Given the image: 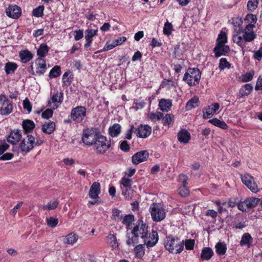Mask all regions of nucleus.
<instances>
[{"instance_id":"f257e3e1","label":"nucleus","mask_w":262,"mask_h":262,"mask_svg":"<svg viewBox=\"0 0 262 262\" xmlns=\"http://www.w3.org/2000/svg\"><path fill=\"white\" fill-rule=\"evenodd\" d=\"M164 246L169 252L177 254L183 251L184 242L177 237L168 236L165 239Z\"/></svg>"},{"instance_id":"f03ea898","label":"nucleus","mask_w":262,"mask_h":262,"mask_svg":"<svg viewBox=\"0 0 262 262\" xmlns=\"http://www.w3.org/2000/svg\"><path fill=\"white\" fill-rule=\"evenodd\" d=\"M201 73L198 68H188L183 78V81L189 86L199 84L201 79Z\"/></svg>"},{"instance_id":"7ed1b4c3","label":"nucleus","mask_w":262,"mask_h":262,"mask_svg":"<svg viewBox=\"0 0 262 262\" xmlns=\"http://www.w3.org/2000/svg\"><path fill=\"white\" fill-rule=\"evenodd\" d=\"M151 218L155 222H160L163 220L166 215L165 209L159 203H152L149 208Z\"/></svg>"},{"instance_id":"20e7f679","label":"nucleus","mask_w":262,"mask_h":262,"mask_svg":"<svg viewBox=\"0 0 262 262\" xmlns=\"http://www.w3.org/2000/svg\"><path fill=\"white\" fill-rule=\"evenodd\" d=\"M110 141L107 140L105 136L99 134L93 144L97 152L100 154L104 153L110 148Z\"/></svg>"},{"instance_id":"39448f33","label":"nucleus","mask_w":262,"mask_h":262,"mask_svg":"<svg viewBox=\"0 0 262 262\" xmlns=\"http://www.w3.org/2000/svg\"><path fill=\"white\" fill-rule=\"evenodd\" d=\"M0 114L3 116H8L10 114L13 109V103L4 94L0 95Z\"/></svg>"},{"instance_id":"423d86ee","label":"nucleus","mask_w":262,"mask_h":262,"mask_svg":"<svg viewBox=\"0 0 262 262\" xmlns=\"http://www.w3.org/2000/svg\"><path fill=\"white\" fill-rule=\"evenodd\" d=\"M148 227L142 220H138L135 224L132 233L141 238H145L148 234Z\"/></svg>"},{"instance_id":"0eeeda50","label":"nucleus","mask_w":262,"mask_h":262,"mask_svg":"<svg viewBox=\"0 0 262 262\" xmlns=\"http://www.w3.org/2000/svg\"><path fill=\"white\" fill-rule=\"evenodd\" d=\"M99 133L96 128L87 129L84 130L82 140L83 142L87 145L94 144Z\"/></svg>"},{"instance_id":"6e6552de","label":"nucleus","mask_w":262,"mask_h":262,"mask_svg":"<svg viewBox=\"0 0 262 262\" xmlns=\"http://www.w3.org/2000/svg\"><path fill=\"white\" fill-rule=\"evenodd\" d=\"M34 137L32 135H28L20 142L18 149L23 155H25L33 148Z\"/></svg>"},{"instance_id":"1a4fd4ad","label":"nucleus","mask_w":262,"mask_h":262,"mask_svg":"<svg viewBox=\"0 0 262 262\" xmlns=\"http://www.w3.org/2000/svg\"><path fill=\"white\" fill-rule=\"evenodd\" d=\"M86 111L85 107L78 106L72 110L71 117L74 121L80 123L86 116Z\"/></svg>"},{"instance_id":"9d476101","label":"nucleus","mask_w":262,"mask_h":262,"mask_svg":"<svg viewBox=\"0 0 262 262\" xmlns=\"http://www.w3.org/2000/svg\"><path fill=\"white\" fill-rule=\"evenodd\" d=\"M242 181L252 192L256 193L258 191L257 184L254 180V178L249 173H245L241 176Z\"/></svg>"},{"instance_id":"9b49d317","label":"nucleus","mask_w":262,"mask_h":262,"mask_svg":"<svg viewBox=\"0 0 262 262\" xmlns=\"http://www.w3.org/2000/svg\"><path fill=\"white\" fill-rule=\"evenodd\" d=\"M35 73L33 71V66H31V70L32 71V74L35 75V74L38 75H43L47 71V64L45 60L42 58H38L35 60Z\"/></svg>"},{"instance_id":"f8f14e48","label":"nucleus","mask_w":262,"mask_h":262,"mask_svg":"<svg viewBox=\"0 0 262 262\" xmlns=\"http://www.w3.org/2000/svg\"><path fill=\"white\" fill-rule=\"evenodd\" d=\"M254 27L253 24H248L246 25L245 28L239 29L247 42L252 41L256 37V35L253 31Z\"/></svg>"},{"instance_id":"ddd939ff","label":"nucleus","mask_w":262,"mask_h":262,"mask_svg":"<svg viewBox=\"0 0 262 262\" xmlns=\"http://www.w3.org/2000/svg\"><path fill=\"white\" fill-rule=\"evenodd\" d=\"M136 136L139 138H145L148 137L151 132V128L148 125H140L134 131Z\"/></svg>"},{"instance_id":"4468645a","label":"nucleus","mask_w":262,"mask_h":262,"mask_svg":"<svg viewBox=\"0 0 262 262\" xmlns=\"http://www.w3.org/2000/svg\"><path fill=\"white\" fill-rule=\"evenodd\" d=\"M98 32V28L91 29L88 28L85 31V39L86 43L84 45V48L86 50H89L93 41V37L97 35Z\"/></svg>"},{"instance_id":"2eb2a0df","label":"nucleus","mask_w":262,"mask_h":262,"mask_svg":"<svg viewBox=\"0 0 262 262\" xmlns=\"http://www.w3.org/2000/svg\"><path fill=\"white\" fill-rule=\"evenodd\" d=\"M149 154L147 150H141L137 152L132 157V162L134 164L137 165L144 161H146L148 158Z\"/></svg>"},{"instance_id":"dca6fc26","label":"nucleus","mask_w":262,"mask_h":262,"mask_svg":"<svg viewBox=\"0 0 262 262\" xmlns=\"http://www.w3.org/2000/svg\"><path fill=\"white\" fill-rule=\"evenodd\" d=\"M220 104L217 103H214L210 105L207 106L203 110V118H211L219 109Z\"/></svg>"},{"instance_id":"f3484780","label":"nucleus","mask_w":262,"mask_h":262,"mask_svg":"<svg viewBox=\"0 0 262 262\" xmlns=\"http://www.w3.org/2000/svg\"><path fill=\"white\" fill-rule=\"evenodd\" d=\"M21 136V130L18 129H15L11 130L7 140L9 143L16 144L20 141Z\"/></svg>"},{"instance_id":"a211bd4d","label":"nucleus","mask_w":262,"mask_h":262,"mask_svg":"<svg viewBox=\"0 0 262 262\" xmlns=\"http://www.w3.org/2000/svg\"><path fill=\"white\" fill-rule=\"evenodd\" d=\"M144 244L146 245L147 247H152L155 246L158 242L159 237L157 231H152L151 233L149 234V236H147L145 238H143Z\"/></svg>"},{"instance_id":"6ab92c4d","label":"nucleus","mask_w":262,"mask_h":262,"mask_svg":"<svg viewBox=\"0 0 262 262\" xmlns=\"http://www.w3.org/2000/svg\"><path fill=\"white\" fill-rule=\"evenodd\" d=\"M21 12L20 8L17 5L10 6L6 9V14L8 16L13 18H18Z\"/></svg>"},{"instance_id":"aec40b11","label":"nucleus","mask_w":262,"mask_h":262,"mask_svg":"<svg viewBox=\"0 0 262 262\" xmlns=\"http://www.w3.org/2000/svg\"><path fill=\"white\" fill-rule=\"evenodd\" d=\"M230 51V48L228 46L223 45H216L213 49L215 56L217 58L226 55Z\"/></svg>"},{"instance_id":"412c9836","label":"nucleus","mask_w":262,"mask_h":262,"mask_svg":"<svg viewBox=\"0 0 262 262\" xmlns=\"http://www.w3.org/2000/svg\"><path fill=\"white\" fill-rule=\"evenodd\" d=\"M100 192V185L98 182H94L90 187L89 195L93 199H96L98 197Z\"/></svg>"},{"instance_id":"4be33fe9","label":"nucleus","mask_w":262,"mask_h":262,"mask_svg":"<svg viewBox=\"0 0 262 262\" xmlns=\"http://www.w3.org/2000/svg\"><path fill=\"white\" fill-rule=\"evenodd\" d=\"M233 41L242 48L245 47L246 42H247L245 39V37L240 30L237 32L236 34L233 36Z\"/></svg>"},{"instance_id":"5701e85b","label":"nucleus","mask_w":262,"mask_h":262,"mask_svg":"<svg viewBox=\"0 0 262 262\" xmlns=\"http://www.w3.org/2000/svg\"><path fill=\"white\" fill-rule=\"evenodd\" d=\"M52 102L54 103V106H52L50 101L49 102V106L53 107L54 109L56 108L58 105L60 104L63 100V93L62 92H58L54 93L51 98Z\"/></svg>"},{"instance_id":"b1692460","label":"nucleus","mask_w":262,"mask_h":262,"mask_svg":"<svg viewBox=\"0 0 262 262\" xmlns=\"http://www.w3.org/2000/svg\"><path fill=\"white\" fill-rule=\"evenodd\" d=\"M105 241L106 243L113 249H117L119 247V244L116 235L112 233H110L106 237Z\"/></svg>"},{"instance_id":"393cba45","label":"nucleus","mask_w":262,"mask_h":262,"mask_svg":"<svg viewBox=\"0 0 262 262\" xmlns=\"http://www.w3.org/2000/svg\"><path fill=\"white\" fill-rule=\"evenodd\" d=\"M178 139L180 142L187 143L190 139V134L187 130L182 129L178 133Z\"/></svg>"},{"instance_id":"a878e982","label":"nucleus","mask_w":262,"mask_h":262,"mask_svg":"<svg viewBox=\"0 0 262 262\" xmlns=\"http://www.w3.org/2000/svg\"><path fill=\"white\" fill-rule=\"evenodd\" d=\"M55 129V123L53 121L45 122L42 126V131L47 134H51Z\"/></svg>"},{"instance_id":"bb28decb","label":"nucleus","mask_w":262,"mask_h":262,"mask_svg":"<svg viewBox=\"0 0 262 262\" xmlns=\"http://www.w3.org/2000/svg\"><path fill=\"white\" fill-rule=\"evenodd\" d=\"M21 61L23 63H27L33 58V54L28 50L20 51L19 54Z\"/></svg>"},{"instance_id":"cd10ccee","label":"nucleus","mask_w":262,"mask_h":262,"mask_svg":"<svg viewBox=\"0 0 262 262\" xmlns=\"http://www.w3.org/2000/svg\"><path fill=\"white\" fill-rule=\"evenodd\" d=\"M214 253L210 247H205L203 248L201 254V258L203 260H208L213 255Z\"/></svg>"},{"instance_id":"c85d7f7f","label":"nucleus","mask_w":262,"mask_h":262,"mask_svg":"<svg viewBox=\"0 0 262 262\" xmlns=\"http://www.w3.org/2000/svg\"><path fill=\"white\" fill-rule=\"evenodd\" d=\"M172 105L171 100L169 99H162L159 103V106L160 110L163 112H168L170 109Z\"/></svg>"},{"instance_id":"c756f323","label":"nucleus","mask_w":262,"mask_h":262,"mask_svg":"<svg viewBox=\"0 0 262 262\" xmlns=\"http://www.w3.org/2000/svg\"><path fill=\"white\" fill-rule=\"evenodd\" d=\"M78 236L74 233H71L62 237L63 243L69 245H73L78 240Z\"/></svg>"},{"instance_id":"7c9ffc66","label":"nucleus","mask_w":262,"mask_h":262,"mask_svg":"<svg viewBox=\"0 0 262 262\" xmlns=\"http://www.w3.org/2000/svg\"><path fill=\"white\" fill-rule=\"evenodd\" d=\"M22 126L25 133H28L31 132L35 127L34 122L31 120H24L22 123Z\"/></svg>"},{"instance_id":"2f4dec72","label":"nucleus","mask_w":262,"mask_h":262,"mask_svg":"<svg viewBox=\"0 0 262 262\" xmlns=\"http://www.w3.org/2000/svg\"><path fill=\"white\" fill-rule=\"evenodd\" d=\"M139 236L136 234H133L132 232L130 233H127L126 244L128 246H134L139 242Z\"/></svg>"},{"instance_id":"473e14b6","label":"nucleus","mask_w":262,"mask_h":262,"mask_svg":"<svg viewBox=\"0 0 262 262\" xmlns=\"http://www.w3.org/2000/svg\"><path fill=\"white\" fill-rule=\"evenodd\" d=\"M215 252L219 256L225 254L227 251V246L224 243L219 242L215 246Z\"/></svg>"},{"instance_id":"72a5a7b5","label":"nucleus","mask_w":262,"mask_h":262,"mask_svg":"<svg viewBox=\"0 0 262 262\" xmlns=\"http://www.w3.org/2000/svg\"><path fill=\"white\" fill-rule=\"evenodd\" d=\"M121 125L118 123L114 124L109 128V134L112 137H117L121 132Z\"/></svg>"},{"instance_id":"f704fd0d","label":"nucleus","mask_w":262,"mask_h":262,"mask_svg":"<svg viewBox=\"0 0 262 262\" xmlns=\"http://www.w3.org/2000/svg\"><path fill=\"white\" fill-rule=\"evenodd\" d=\"M18 67L17 64L13 62H8L5 64V71L7 75L13 74Z\"/></svg>"},{"instance_id":"c9c22d12","label":"nucleus","mask_w":262,"mask_h":262,"mask_svg":"<svg viewBox=\"0 0 262 262\" xmlns=\"http://www.w3.org/2000/svg\"><path fill=\"white\" fill-rule=\"evenodd\" d=\"M252 238L250 234L248 233H244L240 241V245L241 246L247 245L249 247L250 245L252 243Z\"/></svg>"},{"instance_id":"e433bc0d","label":"nucleus","mask_w":262,"mask_h":262,"mask_svg":"<svg viewBox=\"0 0 262 262\" xmlns=\"http://www.w3.org/2000/svg\"><path fill=\"white\" fill-rule=\"evenodd\" d=\"M49 48L46 43H41L37 51V54L39 57H45L48 53Z\"/></svg>"},{"instance_id":"4c0bfd02","label":"nucleus","mask_w":262,"mask_h":262,"mask_svg":"<svg viewBox=\"0 0 262 262\" xmlns=\"http://www.w3.org/2000/svg\"><path fill=\"white\" fill-rule=\"evenodd\" d=\"M135 256L137 258H142L145 254V249L143 245H138L134 249Z\"/></svg>"},{"instance_id":"58836bf2","label":"nucleus","mask_w":262,"mask_h":262,"mask_svg":"<svg viewBox=\"0 0 262 262\" xmlns=\"http://www.w3.org/2000/svg\"><path fill=\"white\" fill-rule=\"evenodd\" d=\"M209 122L213 125L222 129H225L228 128V125L224 121H221L216 118L210 120Z\"/></svg>"},{"instance_id":"ea45409f","label":"nucleus","mask_w":262,"mask_h":262,"mask_svg":"<svg viewBox=\"0 0 262 262\" xmlns=\"http://www.w3.org/2000/svg\"><path fill=\"white\" fill-rule=\"evenodd\" d=\"M259 200L256 198H250L245 200V204L248 209L255 207L258 204Z\"/></svg>"},{"instance_id":"a19ab883","label":"nucleus","mask_w":262,"mask_h":262,"mask_svg":"<svg viewBox=\"0 0 262 262\" xmlns=\"http://www.w3.org/2000/svg\"><path fill=\"white\" fill-rule=\"evenodd\" d=\"M134 221V215L133 214L125 215L122 219V223L126 226L127 228L129 227Z\"/></svg>"},{"instance_id":"79ce46f5","label":"nucleus","mask_w":262,"mask_h":262,"mask_svg":"<svg viewBox=\"0 0 262 262\" xmlns=\"http://www.w3.org/2000/svg\"><path fill=\"white\" fill-rule=\"evenodd\" d=\"M199 98L197 97H193L190 99L187 103L186 108L187 110H190L195 107L198 105Z\"/></svg>"},{"instance_id":"37998d69","label":"nucleus","mask_w":262,"mask_h":262,"mask_svg":"<svg viewBox=\"0 0 262 262\" xmlns=\"http://www.w3.org/2000/svg\"><path fill=\"white\" fill-rule=\"evenodd\" d=\"M227 42V34L224 31H221L218 35L216 39V45H223Z\"/></svg>"},{"instance_id":"c03bdc74","label":"nucleus","mask_w":262,"mask_h":262,"mask_svg":"<svg viewBox=\"0 0 262 262\" xmlns=\"http://www.w3.org/2000/svg\"><path fill=\"white\" fill-rule=\"evenodd\" d=\"M61 74L60 68L59 66H56L53 67L49 73V77L50 78H56Z\"/></svg>"},{"instance_id":"a18cd8bd","label":"nucleus","mask_w":262,"mask_h":262,"mask_svg":"<svg viewBox=\"0 0 262 262\" xmlns=\"http://www.w3.org/2000/svg\"><path fill=\"white\" fill-rule=\"evenodd\" d=\"M163 117V114L157 112L156 113H150L148 115V118L152 121H156L160 120Z\"/></svg>"},{"instance_id":"49530a36","label":"nucleus","mask_w":262,"mask_h":262,"mask_svg":"<svg viewBox=\"0 0 262 262\" xmlns=\"http://www.w3.org/2000/svg\"><path fill=\"white\" fill-rule=\"evenodd\" d=\"M70 74V72H66L63 74V75L62 76V82L64 84H65L67 86L71 84L72 80L73 79V75H69Z\"/></svg>"},{"instance_id":"de8ad7c7","label":"nucleus","mask_w":262,"mask_h":262,"mask_svg":"<svg viewBox=\"0 0 262 262\" xmlns=\"http://www.w3.org/2000/svg\"><path fill=\"white\" fill-rule=\"evenodd\" d=\"M162 118V123L163 125H170L173 123L174 116L172 114H167Z\"/></svg>"},{"instance_id":"09e8293b","label":"nucleus","mask_w":262,"mask_h":262,"mask_svg":"<svg viewBox=\"0 0 262 262\" xmlns=\"http://www.w3.org/2000/svg\"><path fill=\"white\" fill-rule=\"evenodd\" d=\"M43 10L44 6L42 5L39 6L33 9L32 15L37 17H42L43 14Z\"/></svg>"},{"instance_id":"8fccbe9b","label":"nucleus","mask_w":262,"mask_h":262,"mask_svg":"<svg viewBox=\"0 0 262 262\" xmlns=\"http://www.w3.org/2000/svg\"><path fill=\"white\" fill-rule=\"evenodd\" d=\"M59 204V202L57 200L51 201L47 205H44L42 207L43 210H54L55 209Z\"/></svg>"},{"instance_id":"3c124183","label":"nucleus","mask_w":262,"mask_h":262,"mask_svg":"<svg viewBox=\"0 0 262 262\" xmlns=\"http://www.w3.org/2000/svg\"><path fill=\"white\" fill-rule=\"evenodd\" d=\"M173 30V27L171 23L167 21L164 26L163 28V33L167 36L171 34L172 31Z\"/></svg>"},{"instance_id":"603ef678","label":"nucleus","mask_w":262,"mask_h":262,"mask_svg":"<svg viewBox=\"0 0 262 262\" xmlns=\"http://www.w3.org/2000/svg\"><path fill=\"white\" fill-rule=\"evenodd\" d=\"M121 183L125 188V189L131 190L130 186L133 183L132 179L124 177L122 178Z\"/></svg>"},{"instance_id":"864d4df0","label":"nucleus","mask_w":262,"mask_h":262,"mask_svg":"<svg viewBox=\"0 0 262 262\" xmlns=\"http://www.w3.org/2000/svg\"><path fill=\"white\" fill-rule=\"evenodd\" d=\"M257 20V18L256 15L252 14H247L245 19L244 21L246 23L253 24L254 25L255 23Z\"/></svg>"},{"instance_id":"5fc2aeb1","label":"nucleus","mask_w":262,"mask_h":262,"mask_svg":"<svg viewBox=\"0 0 262 262\" xmlns=\"http://www.w3.org/2000/svg\"><path fill=\"white\" fill-rule=\"evenodd\" d=\"M47 225L52 228L55 227L58 223V219L56 217H50L47 218Z\"/></svg>"},{"instance_id":"6e6d98bb","label":"nucleus","mask_w":262,"mask_h":262,"mask_svg":"<svg viewBox=\"0 0 262 262\" xmlns=\"http://www.w3.org/2000/svg\"><path fill=\"white\" fill-rule=\"evenodd\" d=\"M258 0H249L247 3V8L249 11L254 10L257 7Z\"/></svg>"},{"instance_id":"4d7b16f0","label":"nucleus","mask_w":262,"mask_h":262,"mask_svg":"<svg viewBox=\"0 0 262 262\" xmlns=\"http://www.w3.org/2000/svg\"><path fill=\"white\" fill-rule=\"evenodd\" d=\"M254 72L253 71H251L249 73H247L243 75L242 81L244 82H248L252 79L254 76Z\"/></svg>"},{"instance_id":"13d9d810","label":"nucleus","mask_w":262,"mask_h":262,"mask_svg":"<svg viewBox=\"0 0 262 262\" xmlns=\"http://www.w3.org/2000/svg\"><path fill=\"white\" fill-rule=\"evenodd\" d=\"M230 64L229 62L227 61L226 58H222L220 60L219 68L221 70H224L225 68H229Z\"/></svg>"},{"instance_id":"bf43d9fd","label":"nucleus","mask_w":262,"mask_h":262,"mask_svg":"<svg viewBox=\"0 0 262 262\" xmlns=\"http://www.w3.org/2000/svg\"><path fill=\"white\" fill-rule=\"evenodd\" d=\"M187 185H183L179 188V194L183 196H187L189 193Z\"/></svg>"},{"instance_id":"052dcab7","label":"nucleus","mask_w":262,"mask_h":262,"mask_svg":"<svg viewBox=\"0 0 262 262\" xmlns=\"http://www.w3.org/2000/svg\"><path fill=\"white\" fill-rule=\"evenodd\" d=\"M253 53V58L258 61H260L262 58V47H260L258 50L254 51Z\"/></svg>"},{"instance_id":"680f3d73","label":"nucleus","mask_w":262,"mask_h":262,"mask_svg":"<svg viewBox=\"0 0 262 262\" xmlns=\"http://www.w3.org/2000/svg\"><path fill=\"white\" fill-rule=\"evenodd\" d=\"M133 189H131V190H129L128 189H125L122 190V194L125 196L126 200H129L132 198L133 195L132 193L133 192Z\"/></svg>"},{"instance_id":"e2e57ef3","label":"nucleus","mask_w":262,"mask_h":262,"mask_svg":"<svg viewBox=\"0 0 262 262\" xmlns=\"http://www.w3.org/2000/svg\"><path fill=\"white\" fill-rule=\"evenodd\" d=\"M115 47H116V45L114 41H113L112 43H110L109 42H107L104 47H103V48L102 50L98 51V52H102L103 51H108L112 49Z\"/></svg>"},{"instance_id":"0e129e2a","label":"nucleus","mask_w":262,"mask_h":262,"mask_svg":"<svg viewBox=\"0 0 262 262\" xmlns=\"http://www.w3.org/2000/svg\"><path fill=\"white\" fill-rule=\"evenodd\" d=\"M23 106L24 109L26 110L28 113H30L32 111V105L29 100L26 98L23 101Z\"/></svg>"},{"instance_id":"69168bd1","label":"nucleus","mask_w":262,"mask_h":262,"mask_svg":"<svg viewBox=\"0 0 262 262\" xmlns=\"http://www.w3.org/2000/svg\"><path fill=\"white\" fill-rule=\"evenodd\" d=\"M194 241L193 239H186L185 243V248L187 250H191L193 249Z\"/></svg>"},{"instance_id":"338daca9","label":"nucleus","mask_w":262,"mask_h":262,"mask_svg":"<svg viewBox=\"0 0 262 262\" xmlns=\"http://www.w3.org/2000/svg\"><path fill=\"white\" fill-rule=\"evenodd\" d=\"M119 147L122 150L125 152H127L130 149L129 145L127 142L126 141H122L120 144Z\"/></svg>"},{"instance_id":"774afa93","label":"nucleus","mask_w":262,"mask_h":262,"mask_svg":"<svg viewBox=\"0 0 262 262\" xmlns=\"http://www.w3.org/2000/svg\"><path fill=\"white\" fill-rule=\"evenodd\" d=\"M53 115V111L51 109L48 108L42 112L41 116L44 119H49Z\"/></svg>"}]
</instances>
